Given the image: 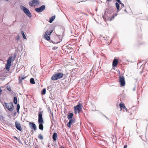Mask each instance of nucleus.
<instances>
[{"instance_id":"nucleus-1","label":"nucleus","mask_w":148,"mask_h":148,"mask_svg":"<svg viewBox=\"0 0 148 148\" xmlns=\"http://www.w3.org/2000/svg\"><path fill=\"white\" fill-rule=\"evenodd\" d=\"M43 111H40L38 112V121L39 123V128L41 130H43V123L44 122L43 119L42 117V113Z\"/></svg>"},{"instance_id":"nucleus-2","label":"nucleus","mask_w":148,"mask_h":148,"mask_svg":"<svg viewBox=\"0 0 148 148\" xmlns=\"http://www.w3.org/2000/svg\"><path fill=\"white\" fill-rule=\"evenodd\" d=\"M63 74L62 73H57L54 74L51 77V79L53 81L57 80L62 78L63 76Z\"/></svg>"},{"instance_id":"nucleus-3","label":"nucleus","mask_w":148,"mask_h":148,"mask_svg":"<svg viewBox=\"0 0 148 148\" xmlns=\"http://www.w3.org/2000/svg\"><path fill=\"white\" fill-rule=\"evenodd\" d=\"M21 9L25 13L29 18L32 16V15L29 10L23 6H20Z\"/></svg>"},{"instance_id":"nucleus-4","label":"nucleus","mask_w":148,"mask_h":148,"mask_svg":"<svg viewBox=\"0 0 148 148\" xmlns=\"http://www.w3.org/2000/svg\"><path fill=\"white\" fill-rule=\"evenodd\" d=\"M5 105L3 104V106L5 107L9 111L12 112L14 109V106L12 103H4Z\"/></svg>"},{"instance_id":"nucleus-5","label":"nucleus","mask_w":148,"mask_h":148,"mask_svg":"<svg viewBox=\"0 0 148 148\" xmlns=\"http://www.w3.org/2000/svg\"><path fill=\"white\" fill-rule=\"evenodd\" d=\"M12 58V57H11V56L10 57L8 58L7 61V64H6V66H5V68H6V69L8 71H9V69L11 66Z\"/></svg>"},{"instance_id":"nucleus-6","label":"nucleus","mask_w":148,"mask_h":148,"mask_svg":"<svg viewBox=\"0 0 148 148\" xmlns=\"http://www.w3.org/2000/svg\"><path fill=\"white\" fill-rule=\"evenodd\" d=\"M39 3V1L38 0H31L29 2V6L33 7L36 5H38Z\"/></svg>"},{"instance_id":"nucleus-7","label":"nucleus","mask_w":148,"mask_h":148,"mask_svg":"<svg viewBox=\"0 0 148 148\" xmlns=\"http://www.w3.org/2000/svg\"><path fill=\"white\" fill-rule=\"evenodd\" d=\"M45 8V6L44 5H42L38 8H35V10L37 12L40 13L44 10Z\"/></svg>"},{"instance_id":"nucleus-8","label":"nucleus","mask_w":148,"mask_h":148,"mask_svg":"<svg viewBox=\"0 0 148 148\" xmlns=\"http://www.w3.org/2000/svg\"><path fill=\"white\" fill-rule=\"evenodd\" d=\"M121 86H123L125 84V78L123 76H120L119 77V81Z\"/></svg>"},{"instance_id":"nucleus-9","label":"nucleus","mask_w":148,"mask_h":148,"mask_svg":"<svg viewBox=\"0 0 148 148\" xmlns=\"http://www.w3.org/2000/svg\"><path fill=\"white\" fill-rule=\"evenodd\" d=\"M74 110L78 111V113H79L82 110V108L80 104H78L77 105L74 106Z\"/></svg>"},{"instance_id":"nucleus-10","label":"nucleus","mask_w":148,"mask_h":148,"mask_svg":"<svg viewBox=\"0 0 148 148\" xmlns=\"http://www.w3.org/2000/svg\"><path fill=\"white\" fill-rule=\"evenodd\" d=\"M69 120H70L69 122L67 124V126L68 127L70 128L71 127V125L73 123H75V120L74 118Z\"/></svg>"},{"instance_id":"nucleus-11","label":"nucleus","mask_w":148,"mask_h":148,"mask_svg":"<svg viewBox=\"0 0 148 148\" xmlns=\"http://www.w3.org/2000/svg\"><path fill=\"white\" fill-rule=\"evenodd\" d=\"M29 125L30 128L34 130H37V127L36 125L34 123L29 122Z\"/></svg>"},{"instance_id":"nucleus-12","label":"nucleus","mask_w":148,"mask_h":148,"mask_svg":"<svg viewBox=\"0 0 148 148\" xmlns=\"http://www.w3.org/2000/svg\"><path fill=\"white\" fill-rule=\"evenodd\" d=\"M15 127L18 130L21 131L22 129L21 125L19 123L16 121L15 123Z\"/></svg>"},{"instance_id":"nucleus-13","label":"nucleus","mask_w":148,"mask_h":148,"mask_svg":"<svg viewBox=\"0 0 148 148\" xmlns=\"http://www.w3.org/2000/svg\"><path fill=\"white\" fill-rule=\"evenodd\" d=\"M118 63V60L117 59L115 58L113 61L112 66L114 67H115L117 66Z\"/></svg>"},{"instance_id":"nucleus-14","label":"nucleus","mask_w":148,"mask_h":148,"mask_svg":"<svg viewBox=\"0 0 148 148\" xmlns=\"http://www.w3.org/2000/svg\"><path fill=\"white\" fill-rule=\"evenodd\" d=\"M57 136L58 135L55 132L53 134L52 136V138L53 140H56Z\"/></svg>"},{"instance_id":"nucleus-15","label":"nucleus","mask_w":148,"mask_h":148,"mask_svg":"<svg viewBox=\"0 0 148 148\" xmlns=\"http://www.w3.org/2000/svg\"><path fill=\"white\" fill-rule=\"evenodd\" d=\"M73 116V114L72 113H69L67 116V118L69 119H72Z\"/></svg>"},{"instance_id":"nucleus-16","label":"nucleus","mask_w":148,"mask_h":148,"mask_svg":"<svg viewBox=\"0 0 148 148\" xmlns=\"http://www.w3.org/2000/svg\"><path fill=\"white\" fill-rule=\"evenodd\" d=\"M55 18V16H53L50 17L49 18V22L51 23L54 20Z\"/></svg>"},{"instance_id":"nucleus-17","label":"nucleus","mask_w":148,"mask_h":148,"mask_svg":"<svg viewBox=\"0 0 148 148\" xmlns=\"http://www.w3.org/2000/svg\"><path fill=\"white\" fill-rule=\"evenodd\" d=\"M25 77H24V75H21L19 77V80L20 82H21L22 80L24 79Z\"/></svg>"},{"instance_id":"nucleus-18","label":"nucleus","mask_w":148,"mask_h":148,"mask_svg":"<svg viewBox=\"0 0 148 148\" xmlns=\"http://www.w3.org/2000/svg\"><path fill=\"white\" fill-rule=\"evenodd\" d=\"M13 102L15 104H17V97H14L13 99Z\"/></svg>"},{"instance_id":"nucleus-19","label":"nucleus","mask_w":148,"mask_h":148,"mask_svg":"<svg viewBox=\"0 0 148 148\" xmlns=\"http://www.w3.org/2000/svg\"><path fill=\"white\" fill-rule=\"evenodd\" d=\"M30 82L31 84H35L34 79L33 78H32L30 79Z\"/></svg>"},{"instance_id":"nucleus-20","label":"nucleus","mask_w":148,"mask_h":148,"mask_svg":"<svg viewBox=\"0 0 148 148\" xmlns=\"http://www.w3.org/2000/svg\"><path fill=\"white\" fill-rule=\"evenodd\" d=\"M115 4L117 9V10L119 11L120 8V6L119 5V4L118 3L116 2L115 3Z\"/></svg>"},{"instance_id":"nucleus-21","label":"nucleus","mask_w":148,"mask_h":148,"mask_svg":"<svg viewBox=\"0 0 148 148\" xmlns=\"http://www.w3.org/2000/svg\"><path fill=\"white\" fill-rule=\"evenodd\" d=\"M38 137L41 140H42L43 139V136L41 134H39L38 136Z\"/></svg>"},{"instance_id":"nucleus-22","label":"nucleus","mask_w":148,"mask_h":148,"mask_svg":"<svg viewBox=\"0 0 148 148\" xmlns=\"http://www.w3.org/2000/svg\"><path fill=\"white\" fill-rule=\"evenodd\" d=\"M119 106L120 108H121V109H122V108H123V107L125 108V105L123 103H120L119 104Z\"/></svg>"},{"instance_id":"nucleus-23","label":"nucleus","mask_w":148,"mask_h":148,"mask_svg":"<svg viewBox=\"0 0 148 148\" xmlns=\"http://www.w3.org/2000/svg\"><path fill=\"white\" fill-rule=\"evenodd\" d=\"M46 92V89L45 88H44L42 90L41 92V95H45Z\"/></svg>"},{"instance_id":"nucleus-24","label":"nucleus","mask_w":148,"mask_h":148,"mask_svg":"<svg viewBox=\"0 0 148 148\" xmlns=\"http://www.w3.org/2000/svg\"><path fill=\"white\" fill-rule=\"evenodd\" d=\"M20 105H19V104H18L17 105L16 110H17V112H18V113H19V109H20Z\"/></svg>"},{"instance_id":"nucleus-25","label":"nucleus","mask_w":148,"mask_h":148,"mask_svg":"<svg viewBox=\"0 0 148 148\" xmlns=\"http://www.w3.org/2000/svg\"><path fill=\"white\" fill-rule=\"evenodd\" d=\"M44 36H45V38L46 39V40H50V36H49L48 35H45Z\"/></svg>"},{"instance_id":"nucleus-26","label":"nucleus","mask_w":148,"mask_h":148,"mask_svg":"<svg viewBox=\"0 0 148 148\" xmlns=\"http://www.w3.org/2000/svg\"><path fill=\"white\" fill-rule=\"evenodd\" d=\"M21 34L23 36V38L24 39H27L26 38V37L24 32H23V31H21Z\"/></svg>"},{"instance_id":"nucleus-27","label":"nucleus","mask_w":148,"mask_h":148,"mask_svg":"<svg viewBox=\"0 0 148 148\" xmlns=\"http://www.w3.org/2000/svg\"><path fill=\"white\" fill-rule=\"evenodd\" d=\"M50 117L51 118V119L52 118V119L53 120V115L52 112H51L50 114Z\"/></svg>"},{"instance_id":"nucleus-28","label":"nucleus","mask_w":148,"mask_h":148,"mask_svg":"<svg viewBox=\"0 0 148 148\" xmlns=\"http://www.w3.org/2000/svg\"><path fill=\"white\" fill-rule=\"evenodd\" d=\"M7 89L10 92H11L12 90L11 89V87L10 86H7Z\"/></svg>"},{"instance_id":"nucleus-29","label":"nucleus","mask_w":148,"mask_h":148,"mask_svg":"<svg viewBox=\"0 0 148 148\" xmlns=\"http://www.w3.org/2000/svg\"><path fill=\"white\" fill-rule=\"evenodd\" d=\"M49 31L48 30H47L46 31V32L45 33V35H49Z\"/></svg>"},{"instance_id":"nucleus-30","label":"nucleus","mask_w":148,"mask_h":148,"mask_svg":"<svg viewBox=\"0 0 148 148\" xmlns=\"http://www.w3.org/2000/svg\"><path fill=\"white\" fill-rule=\"evenodd\" d=\"M16 38L18 41L20 38V36L19 35H17Z\"/></svg>"},{"instance_id":"nucleus-31","label":"nucleus","mask_w":148,"mask_h":148,"mask_svg":"<svg viewBox=\"0 0 148 148\" xmlns=\"http://www.w3.org/2000/svg\"><path fill=\"white\" fill-rule=\"evenodd\" d=\"M120 4L121 5L122 8L124 7V5L122 2H121V3Z\"/></svg>"},{"instance_id":"nucleus-32","label":"nucleus","mask_w":148,"mask_h":148,"mask_svg":"<svg viewBox=\"0 0 148 148\" xmlns=\"http://www.w3.org/2000/svg\"><path fill=\"white\" fill-rule=\"evenodd\" d=\"M74 110V112L75 114H77V113H78V111L77 110Z\"/></svg>"},{"instance_id":"nucleus-33","label":"nucleus","mask_w":148,"mask_h":148,"mask_svg":"<svg viewBox=\"0 0 148 148\" xmlns=\"http://www.w3.org/2000/svg\"><path fill=\"white\" fill-rule=\"evenodd\" d=\"M115 0L118 2V3L119 4H120L121 2L120 0Z\"/></svg>"},{"instance_id":"nucleus-34","label":"nucleus","mask_w":148,"mask_h":148,"mask_svg":"<svg viewBox=\"0 0 148 148\" xmlns=\"http://www.w3.org/2000/svg\"><path fill=\"white\" fill-rule=\"evenodd\" d=\"M14 138L16 140H20L18 139V138L16 136H14Z\"/></svg>"},{"instance_id":"nucleus-35","label":"nucleus","mask_w":148,"mask_h":148,"mask_svg":"<svg viewBox=\"0 0 148 148\" xmlns=\"http://www.w3.org/2000/svg\"><path fill=\"white\" fill-rule=\"evenodd\" d=\"M53 30H52L50 31L49 32H50V33H49V35H50L51 33L53 32Z\"/></svg>"},{"instance_id":"nucleus-36","label":"nucleus","mask_w":148,"mask_h":148,"mask_svg":"<svg viewBox=\"0 0 148 148\" xmlns=\"http://www.w3.org/2000/svg\"><path fill=\"white\" fill-rule=\"evenodd\" d=\"M114 15H113V16L111 17V20H112V19H114Z\"/></svg>"},{"instance_id":"nucleus-37","label":"nucleus","mask_w":148,"mask_h":148,"mask_svg":"<svg viewBox=\"0 0 148 148\" xmlns=\"http://www.w3.org/2000/svg\"><path fill=\"white\" fill-rule=\"evenodd\" d=\"M127 145H124L123 148H127Z\"/></svg>"},{"instance_id":"nucleus-38","label":"nucleus","mask_w":148,"mask_h":148,"mask_svg":"<svg viewBox=\"0 0 148 148\" xmlns=\"http://www.w3.org/2000/svg\"><path fill=\"white\" fill-rule=\"evenodd\" d=\"M103 115L107 119H108V118L105 115H104L103 114Z\"/></svg>"},{"instance_id":"nucleus-39","label":"nucleus","mask_w":148,"mask_h":148,"mask_svg":"<svg viewBox=\"0 0 148 148\" xmlns=\"http://www.w3.org/2000/svg\"><path fill=\"white\" fill-rule=\"evenodd\" d=\"M57 48L56 47H54L53 48V50H55Z\"/></svg>"},{"instance_id":"nucleus-40","label":"nucleus","mask_w":148,"mask_h":148,"mask_svg":"<svg viewBox=\"0 0 148 148\" xmlns=\"http://www.w3.org/2000/svg\"><path fill=\"white\" fill-rule=\"evenodd\" d=\"M49 40V41L50 42H52L53 43L54 42H53V41L52 40Z\"/></svg>"},{"instance_id":"nucleus-41","label":"nucleus","mask_w":148,"mask_h":148,"mask_svg":"<svg viewBox=\"0 0 148 148\" xmlns=\"http://www.w3.org/2000/svg\"><path fill=\"white\" fill-rule=\"evenodd\" d=\"M3 117L2 116H0V118L3 119Z\"/></svg>"},{"instance_id":"nucleus-42","label":"nucleus","mask_w":148,"mask_h":148,"mask_svg":"<svg viewBox=\"0 0 148 148\" xmlns=\"http://www.w3.org/2000/svg\"><path fill=\"white\" fill-rule=\"evenodd\" d=\"M123 109H125L126 110V111H127V108H126L125 107H125H123Z\"/></svg>"},{"instance_id":"nucleus-43","label":"nucleus","mask_w":148,"mask_h":148,"mask_svg":"<svg viewBox=\"0 0 148 148\" xmlns=\"http://www.w3.org/2000/svg\"><path fill=\"white\" fill-rule=\"evenodd\" d=\"M135 88H136V87H135L133 89V91H134V90H135Z\"/></svg>"},{"instance_id":"nucleus-44","label":"nucleus","mask_w":148,"mask_h":148,"mask_svg":"<svg viewBox=\"0 0 148 148\" xmlns=\"http://www.w3.org/2000/svg\"><path fill=\"white\" fill-rule=\"evenodd\" d=\"M113 15H114V17L115 16H116L117 15V14H114Z\"/></svg>"},{"instance_id":"nucleus-45","label":"nucleus","mask_w":148,"mask_h":148,"mask_svg":"<svg viewBox=\"0 0 148 148\" xmlns=\"http://www.w3.org/2000/svg\"><path fill=\"white\" fill-rule=\"evenodd\" d=\"M16 114V112H15L14 113V116H15V114Z\"/></svg>"},{"instance_id":"nucleus-46","label":"nucleus","mask_w":148,"mask_h":148,"mask_svg":"<svg viewBox=\"0 0 148 148\" xmlns=\"http://www.w3.org/2000/svg\"><path fill=\"white\" fill-rule=\"evenodd\" d=\"M124 11L126 12H127V11L126 10V9H125L124 10Z\"/></svg>"},{"instance_id":"nucleus-47","label":"nucleus","mask_w":148,"mask_h":148,"mask_svg":"<svg viewBox=\"0 0 148 148\" xmlns=\"http://www.w3.org/2000/svg\"><path fill=\"white\" fill-rule=\"evenodd\" d=\"M60 148H64V147H60Z\"/></svg>"},{"instance_id":"nucleus-48","label":"nucleus","mask_w":148,"mask_h":148,"mask_svg":"<svg viewBox=\"0 0 148 148\" xmlns=\"http://www.w3.org/2000/svg\"><path fill=\"white\" fill-rule=\"evenodd\" d=\"M37 148H38V147H37ZM35 148H37V146H36L35 147Z\"/></svg>"},{"instance_id":"nucleus-49","label":"nucleus","mask_w":148,"mask_h":148,"mask_svg":"<svg viewBox=\"0 0 148 148\" xmlns=\"http://www.w3.org/2000/svg\"><path fill=\"white\" fill-rule=\"evenodd\" d=\"M107 1H110V0H106Z\"/></svg>"},{"instance_id":"nucleus-50","label":"nucleus","mask_w":148,"mask_h":148,"mask_svg":"<svg viewBox=\"0 0 148 148\" xmlns=\"http://www.w3.org/2000/svg\"><path fill=\"white\" fill-rule=\"evenodd\" d=\"M92 111H96V110H92Z\"/></svg>"},{"instance_id":"nucleus-51","label":"nucleus","mask_w":148,"mask_h":148,"mask_svg":"<svg viewBox=\"0 0 148 148\" xmlns=\"http://www.w3.org/2000/svg\"><path fill=\"white\" fill-rule=\"evenodd\" d=\"M6 1H9V0H5Z\"/></svg>"},{"instance_id":"nucleus-52","label":"nucleus","mask_w":148,"mask_h":148,"mask_svg":"<svg viewBox=\"0 0 148 148\" xmlns=\"http://www.w3.org/2000/svg\"><path fill=\"white\" fill-rule=\"evenodd\" d=\"M49 145H48V146L49 147Z\"/></svg>"},{"instance_id":"nucleus-53","label":"nucleus","mask_w":148,"mask_h":148,"mask_svg":"<svg viewBox=\"0 0 148 148\" xmlns=\"http://www.w3.org/2000/svg\"><path fill=\"white\" fill-rule=\"evenodd\" d=\"M58 43V42H57V43H56V44H57V43Z\"/></svg>"}]
</instances>
